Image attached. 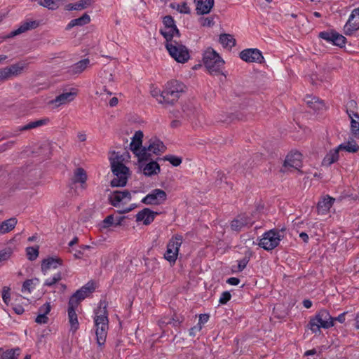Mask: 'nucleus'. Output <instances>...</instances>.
<instances>
[{
	"label": "nucleus",
	"mask_w": 359,
	"mask_h": 359,
	"mask_svg": "<svg viewBox=\"0 0 359 359\" xmlns=\"http://www.w3.org/2000/svg\"><path fill=\"white\" fill-rule=\"evenodd\" d=\"M180 95L176 92L171 90V88L165 86V89L161 92L157 101L161 104L165 105H173L180 98Z\"/></svg>",
	"instance_id": "14"
},
{
	"label": "nucleus",
	"mask_w": 359,
	"mask_h": 359,
	"mask_svg": "<svg viewBox=\"0 0 359 359\" xmlns=\"http://www.w3.org/2000/svg\"><path fill=\"white\" fill-rule=\"evenodd\" d=\"M202 329V325H196L189 330V335L195 337L196 332H200Z\"/></svg>",
	"instance_id": "60"
},
{
	"label": "nucleus",
	"mask_w": 359,
	"mask_h": 359,
	"mask_svg": "<svg viewBox=\"0 0 359 359\" xmlns=\"http://www.w3.org/2000/svg\"><path fill=\"white\" fill-rule=\"evenodd\" d=\"M91 3V0H80L75 4H69L66 6L67 11H81L87 8Z\"/></svg>",
	"instance_id": "37"
},
{
	"label": "nucleus",
	"mask_w": 359,
	"mask_h": 359,
	"mask_svg": "<svg viewBox=\"0 0 359 359\" xmlns=\"http://www.w3.org/2000/svg\"><path fill=\"white\" fill-rule=\"evenodd\" d=\"M38 4L51 10H55L59 6L58 4H57V0H39Z\"/></svg>",
	"instance_id": "46"
},
{
	"label": "nucleus",
	"mask_w": 359,
	"mask_h": 359,
	"mask_svg": "<svg viewBox=\"0 0 359 359\" xmlns=\"http://www.w3.org/2000/svg\"><path fill=\"white\" fill-rule=\"evenodd\" d=\"M114 223V217L113 215L107 216L102 222V227L107 228L112 225Z\"/></svg>",
	"instance_id": "55"
},
{
	"label": "nucleus",
	"mask_w": 359,
	"mask_h": 359,
	"mask_svg": "<svg viewBox=\"0 0 359 359\" xmlns=\"http://www.w3.org/2000/svg\"><path fill=\"white\" fill-rule=\"evenodd\" d=\"M62 259L59 257H49L41 262V271L46 275L49 270L57 269L59 266L62 265Z\"/></svg>",
	"instance_id": "16"
},
{
	"label": "nucleus",
	"mask_w": 359,
	"mask_h": 359,
	"mask_svg": "<svg viewBox=\"0 0 359 359\" xmlns=\"http://www.w3.org/2000/svg\"><path fill=\"white\" fill-rule=\"evenodd\" d=\"M39 25V22L36 20H27L21 22L19 27L12 31L9 37H13L20 34H22L28 30L36 29Z\"/></svg>",
	"instance_id": "20"
},
{
	"label": "nucleus",
	"mask_w": 359,
	"mask_h": 359,
	"mask_svg": "<svg viewBox=\"0 0 359 359\" xmlns=\"http://www.w3.org/2000/svg\"><path fill=\"white\" fill-rule=\"evenodd\" d=\"M125 199L127 201H130L131 200L130 192L128 190L115 191L109 196L111 204L114 207L118 206L120 203L123 201Z\"/></svg>",
	"instance_id": "18"
},
{
	"label": "nucleus",
	"mask_w": 359,
	"mask_h": 359,
	"mask_svg": "<svg viewBox=\"0 0 359 359\" xmlns=\"http://www.w3.org/2000/svg\"><path fill=\"white\" fill-rule=\"evenodd\" d=\"M339 151L338 147L331 149L323 159L322 165L329 167L336 163L339 158Z\"/></svg>",
	"instance_id": "24"
},
{
	"label": "nucleus",
	"mask_w": 359,
	"mask_h": 359,
	"mask_svg": "<svg viewBox=\"0 0 359 359\" xmlns=\"http://www.w3.org/2000/svg\"><path fill=\"white\" fill-rule=\"evenodd\" d=\"M240 57L246 62L262 63L264 58L262 52L257 48H248L240 53Z\"/></svg>",
	"instance_id": "12"
},
{
	"label": "nucleus",
	"mask_w": 359,
	"mask_h": 359,
	"mask_svg": "<svg viewBox=\"0 0 359 359\" xmlns=\"http://www.w3.org/2000/svg\"><path fill=\"white\" fill-rule=\"evenodd\" d=\"M334 198L327 196V197L324 198L323 200L320 201L317 205V209L318 214L325 215L329 212L330 208L332 207Z\"/></svg>",
	"instance_id": "27"
},
{
	"label": "nucleus",
	"mask_w": 359,
	"mask_h": 359,
	"mask_svg": "<svg viewBox=\"0 0 359 359\" xmlns=\"http://www.w3.org/2000/svg\"><path fill=\"white\" fill-rule=\"evenodd\" d=\"M76 95L77 90L73 88L70 92H65L56 96L55 99L49 102V104L54 105L55 107H58L73 101Z\"/></svg>",
	"instance_id": "15"
},
{
	"label": "nucleus",
	"mask_w": 359,
	"mask_h": 359,
	"mask_svg": "<svg viewBox=\"0 0 359 359\" xmlns=\"http://www.w3.org/2000/svg\"><path fill=\"white\" fill-rule=\"evenodd\" d=\"M163 27H168V28H177L175 25V21L174 20L173 18L170 15H166L163 19Z\"/></svg>",
	"instance_id": "50"
},
{
	"label": "nucleus",
	"mask_w": 359,
	"mask_h": 359,
	"mask_svg": "<svg viewBox=\"0 0 359 359\" xmlns=\"http://www.w3.org/2000/svg\"><path fill=\"white\" fill-rule=\"evenodd\" d=\"M94 290L93 284L88 283L86 285L76 290L73 294L74 297H77L79 300L83 301L88 295Z\"/></svg>",
	"instance_id": "30"
},
{
	"label": "nucleus",
	"mask_w": 359,
	"mask_h": 359,
	"mask_svg": "<svg viewBox=\"0 0 359 359\" xmlns=\"http://www.w3.org/2000/svg\"><path fill=\"white\" fill-rule=\"evenodd\" d=\"M50 304L49 302H46L43 304L39 309V315L36 316L35 319V322L38 324H46L48 322V317L47 314H48L50 311Z\"/></svg>",
	"instance_id": "23"
},
{
	"label": "nucleus",
	"mask_w": 359,
	"mask_h": 359,
	"mask_svg": "<svg viewBox=\"0 0 359 359\" xmlns=\"http://www.w3.org/2000/svg\"><path fill=\"white\" fill-rule=\"evenodd\" d=\"M90 18L87 13H84L80 18L72 20L67 25V29H70L75 26H83L90 22Z\"/></svg>",
	"instance_id": "31"
},
{
	"label": "nucleus",
	"mask_w": 359,
	"mask_h": 359,
	"mask_svg": "<svg viewBox=\"0 0 359 359\" xmlns=\"http://www.w3.org/2000/svg\"><path fill=\"white\" fill-rule=\"evenodd\" d=\"M161 323L166 325L172 324L173 326L175 327H177L180 324V322L179 320H176L173 318H170L168 321L163 320Z\"/></svg>",
	"instance_id": "64"
},
{
	"label": "nucleus",
	"mask_w": 359,
	"mask_h": 359,
	"mask_svg": "<svg viewBox=\"0 0 359 359\" xmlns=\"http://www.w3.org/2000/svg\"><path fill=\"white\" fill-rule=\"evenodd\" d=\"M231 293L229 291H224L221 294L219 302L221 304H226L231 299Z\"/></svg>",
	"instance_id": "53"
},
{
	"label": "nucleus",
	"mask_w": 359,
	"mask_h": 359,
	"mask_svg": "<svg viewBox=\"0 0 359 359\" xmlns=\"http://www.w3.org/2000/svg\"><path fill=\"white\" fill-rule=\"evenodd\" d=\"M156 215H158V212L149 208H144L136 215V221L143 222L144 225H149L154 220Z\"/></svg>",
	"instance_id": "22"
},
{
	"label": "nucleus",
	"mask_w": 359,
	"mask_h": 359,
	"mask_svg": "<svg viewBox=\"0 0 359 359\" xmlns=\"http://www.w3.org/2000/svg\"><path fill=\"white\" fill-rule=\"evenodd\" d=\"M143 136V133L141 130L136 131L132 140L137 142V144H142Z\"/></svg>",
	"instance_id": "56"
},
{
	"label": "nucleus",
	"mask_w": 359,
	"mask_h": 359,
	"mask_svg": "<svg viewBox=\"0 0 359 359\" xmlns=\"http://www.w3.org/2000/svg\"><path fill=\"white\" fill-rule=\"evenodd\" d=\"M165 86L171 88V90L176 92L177 94L181 95L184 92L185 86L183 83L180 82L177 80H172L168 81Z\"/></svg>",
	"instance_id": "39"
},
{
	"label": "nucleus",
	"mask_w": 359,
	"mask_h": 359,
	"mask_svg": "<svg viewBox=\"0 0 359 359\" xmlns=\"http://www.w3.org/2000/svg\"><path fill=\"white\" fill-rule=\"evenodd\" d=\"M171 7L180 13H190V8L186 2H183L182 4H171Z\"/></svg>",
	"instance_id": "48"
},
{
	"label": "nucleus",
	"mask_w": 359,
	"mask_h": 359,
	"mask_svg": "<svg viewBox=\"0 0 359 359\" xmlns=\"http://www.w3.org/2000/svg\"><path fill=\"white\" fill-rule=\"evenodd\" d=\"M81 300H79L77 297H74V295L72 294L69 300L68 309L76 311V309L77 308Z\"/></svg>",
	"instance_id": "52"
},
{
	"label": "nucleus",
	"mask_w": 359,
	"mask_h": 359,
	"mask_svg": "<svg viewBox=\"0 0 359 359\" xmlns=\"http://www.w3.org/2000/svg\"><path fill=\"white\" fill-rule=\"evenodd\" d=\"M73 183L84 184L87 180V175L85 170L82 168H76L74 172V175L72 179Z\"/></svg>",
	"instance_id": "34"
},
{
	"label": "nucleus",
	"mask_w": 359,
	"mask_h": 359,
	"mask_svg": "<svg viewBox=\"0 0 359 359\" xmlns=\"http://www.w3.org/2000/svg\"><path fill=\"white\" fill-rule=\"evenodd\" d=\"M38 278L34 279H27L26 280L22 287V292H25L27 291L28 292H31L32 290L33 289L34 286L39 282Z\"/></svg>",
	"instance_id": "44"
},
{
	"label": "nucleus",
	"mask_w": 359,
	"mask_h": 359,
	"mask_svg": "<svg viewBox=\"0 0 359 359\" xmlns=\"http://www.w3.org/2000/svg\"><path fill=\"white\" fill-rule=\"evenodd\" d=\"M167 199L166 193L160 189H155L142 199L146 205H161Z\"/></svg>",
	"instance_id": "10"
},
{
	"label": "nucleus",
	"mask_w": 359,
	"mask_h": 359,
	"mask_svg": "<svg viewBox=\"0 0 359 359\" xmlns=\"http://www.w3.org/2000/svg\"><path fill=\"white\" fill-rule=\"evenodd\" d=\"M142 144H137V142L132 140L130 144V149L135 155L137 154L138 151L141 149Z\"/></svg>",
	"instance_id": "54"
},
{
	"label": "nucleus",
	"mask_w": 359,
	"mask_h": 359,
	"mask_svg": "<svg viewBox=\"0 0 359 359\" xmlns=\"http://www.w3.org/2000/svg\"><path fill=\"white\" fill-rule=\"evenodd\" d=\"M147 147V149L154 154H159L165 150V147L163 142L156 138L149 140V144Z\"/></svg>",
	"instance_id": "26"
},
{
	"label": "nucleus",
	"mask_w": 359,
	"mask_h": 359,
	"mask_svg": "<svg viewBox=\"0 0 359 359\" xmlns=\"http://www.w3.org/2000/svg\"><path fill=\"white\" fill-rule=\"evenodd\" d=\"M6 80H8V78L5 68L0 69V82H4Z\"/></svg>",
	"instance_id": "62"
},
{
	"label": "nucleus",
	"mask_w": 359,
	"mask_h": 359,
	"mask_svg": "<svg viewBox=\"0 0 359 359\" xmlns=\"http://www.w3.org/2000/svg\"><path fill=\"white\" fill-rule=\"evenodd\" d=\"M62 279V273L60 272L56 273L51 278H47L43 285L48 287H53Z\"/></svg>",
	"instance_id": "45"
},
{
	"label": "nucleus",
	"mask_w": 359,
	"mask_h": 359,
	"mask_svg": "<svg viewBox=\"0 0 359 359\" xmlns=\"http://www.w3.org/2000/svg\"><path fill=\"white\" fill-rule=\"evenodd\" d=\"M209 315L206 313L201 314L199 316L198 323L197 325H202V324H205L209 320Z\"/></svg>",
	"instance_id": "61"
},
{
	"label": "nucleus",
	"mask_w": 359,
	"mask_h": 359,
	"mask_svg": "<svg viewBox=\"0 0 359 359\" xmlns=\"http://www.w3.org/2000/svg\"><path fill=\"white\" fill-rule=\"evenodd\" d=\"M26 67V65L23 62H18L11 66L4 67L8 74V79L19 76Z\"/></svg>",
	"instance_id": "25"
},
{
	"label": "nucleus",
	"mask_w": 359,
	"mask_h": 359,
	"mask_svg": "<svg viewBox=\"0 0 359 359\" xmlns=\"http://www.w3.org/2000/svg\"><path fill=\"white\" fill-rule=\"evenodd\" d=\"M182 241V236L177 234L172 236L167 244V249L164 254V258L170 264L175 263Z\"/></svg>",
	"instance_id": "7"
},
{
	"label": "nucleus",
	"mask_w": 359,
	"mask_h": 359,
	"mask_svg": "<svg viewBox=\"0 0 359 359\" xmlns=\"http://www.w3.org/2000/svg\"><path fill=\"white\" fill-rule=\"evenodd\" d=\"M150 152L151 151L147 149V147L146 145L142 147L135 156H137L138 161L141 163L142 161H147L151 158V155Z\"/></svg>",
	"instance_id": "43"
},
{
	"label": "nucleus",
	"mask_w": 359,
	"mask_h": 359,
	"mask_svg": "<svg viewBox=\"0 0 359 359\" xmlns=\"http://www.w3.org/2000/svg\"><path fill=\"white\" fill-rule=\"evenodd\" d=\"M196 4V11L198 15H203L210 13L214 6V0H194Z\"/></svg>",
	"instance_id": "19"
},
{
	"label": "nucleus",
	"mask_w": 359,
	"mask_h": 359,
	"mask_svg": "<svg viewBox=\"0 0 359 359\" xmlns=\"http://www.w3.org/2000/svg\"><path fill=\"white\" fill-rule=\"evenodd\" d=\"M219 42L225 48H231L236 45V40L232 35L229 34H222L219 36Z\"/></svg>",
	"instance_id": "38"
},
{
	"label": "nucleus",
	"mask_w": 359,
	"mask_h": 359,
	"mask_svg": "<svg viewBox=\"0 0 359 359\" xmlns=\"http://www.w3.org/2000/svg\"><path fill=\"white\" fill-rule=\"evenodd\" d=\"M89 66L90 60L85 58L69 67L67 73L72 76L78 75L83 72Z\"/></svg>",
	"instance_id": "21"
},
{
	"label": "nucleus",
	"mask_w": 359,
	"mask_h": 359,
	"mask_svg": "<svg viewBox=\"0 0 359 359\" xmlns=\"http://www.w3.org/2000/svg\"><path fill=\"white\" fill-rule=\"evenodd\" d=\"M107 307V302L105 301H100L98 308L95 311V316L94 322L96 328L95 334L97 343L99 346L104 344L109 329Z\"/></svg>",
	"instance_id": "1"
},
{
	"label": "nucleus",
	"mask_w": 359,
	"mask_h": 359,
	"mask_svg": "<svg viewBox=\"0 0 359 359\" xmlns=\"http://www.w3.org/2000/svg\"><path fill=\"white\" fill-rule=\"evenodd\" d=\"M19 355V348L7 350H4L3 348H0V359H18Z\"/></svg>",
	"instance_id": "32"
},
{
	"label": "nucleus",
	"mask_w": 359,
	"mask_h": 359,
	"mask_svg": "<svg viewBox=\"0 0 359 359\" xmlns=\"http://www.w3.org/2000/svg\"><path fill=\"white\" fill-rule=\"evenodd\" d=\"M68 318L71 325V330L75 332L79 328V321L76 311L68 309Z\"/></svg>",
	"instance_id": "41"
},
{
	"label": "nucleus",
	"mask_w": 359,
	"mask_h": 359,
	"mask_svg": "<svg viewBox=\"0 0 359 359\" xmlns=\"http://www.w3.org/2000/svg\"><path fill=\"white\" fill-rule=\"evenodd\" d=\"M248 263V259L247 258H243L238 261V271H242L247 266Z\"/></svg>",
	"instance_id": "58"
},
{
	"label": "nucleus",
	"mask_w": 359,
	"mask_h": 359,
	"mask_svg": "<svg viewBox=\"0 0 359 359\" xmlns=\"http://www.w3.org/2000/svg\"><path fill=\"white\" fill-rule=\"evenodd\" d=\"M353 9L348 18L347 22L344 26V33L346 35H351L352 33L359 29V13H354Z\"/></svg>",
	"instance_id": "17"
},
{
	"label": "nucleus",
	"mask_w": 359,
	"mask_h": 359,
	"mask_svg": "<svg viewBox=\"0 0 359 359\" xmlns=\"http://www.w3.org/2000/svg\"><path fill=\"white\" fill-rule=\"evenodd\" d=\"M226 283L231 285H237L240 283V280L238 278L231 277L226 280Z\"/></svg>",
	"instance_id": "63"
},
{
	"label": "nucleus",
	"mask_w": 359,
	"mask_h": 359,
	"mask_svg": "<svg viewBox=\"0 0 359 359\" xmlns=\"http://www.w3.org/2000/svg\"><path fill=\"white\" fill-rule=\"evenodd\" d=\"M160 33L163 36L165 39L166 43L170 41H175L173 39L174 37L179 38L180 36V31L177 28H168V27H162L160 29Z\"/></svg>",
	"instance_id": "28"
},
{
	"label": "nucleus",
	"mask_w": 359,
	"mask_h": 359,
	"mask_svg": "<svg viewBox=\"0 0 359 359\" xmlns=\"http://www.w3.org/2000/svg\"><path fill=\"white\" fill-rule=\"evenodd\" d=\"M305 101L311 109L316 111L323 109L325 107L323 101L317 97L307 95Z\"/></svg>",
	"instance_id": "29"
},
{
	"label": "nucleus",
	"mask_w": 359,
	"mask_h": 359,
	"mask_svg": "<svg viewBox=\"0 0 359 359\" xmlns=\"http://www.w3.org/2000/svg\"><path fill=\"white\" fill-rule=\"evenodd\" d=\"M302 166V155L299 151H291L289 153L284 161L280 171L283 172H292L293 170H299Z\"/></svg>",
	"instance_id": "8"
},
{
	"label": "nucleus",
	"mask_w": 359,
	"mask_h": 359,
	"mask_svg": "<svg viewBox=\"0 0 359 359\" xmlns=\"http://www.w3.org/2000/svg\"><path fill=\"white\" fill-rule=\"evenodd\" d=\"M319 37L339 47L344 46L346 42V37L335 31L321 32L319 33Z\"/></svg>",
	"instance_id": "11"
},
{
	"label": "nucleus",
	"mask_w": 359,
	"mask_h": 359,
	"mask_svg": "<svg viewBox=\"0 0 359 359\" xmlns=\"http://www.w3.org/2000/svg\"><path fill=\"white\" fill-rule=\"evenodd\" d=\"M160 172V166L156 161H151L147 163L143 168L144 175L151 176Z\"/></svg>",
	"instance_id": "36"
},
{
	"label": "nucleus",
	"mask_w": 359,
	"mask_h": 359,
	"mask_svg": "<svg viewBox=\"0 0 359 359\" xmlns=\"http://www.w3.org/2000/svg\"><path fill=\"white\" fill-rule=\"evenodd\" d=\"M2 299L6 304L10 300L9 288L4 287L2 292Z\"/></svg>",
	"instance_id": "57"
},
{
	"label": "nucleus",
	"mask_w": 359,
	"mask_h": 359,
	"mask_svg": "<svg viewBox=\"0 0 359 359\" xmlns=\"http://www.w3.org/2000/svg\"><path fill=\"white\" fill-rule=\"evenodd\" d=\"M27 256L29 260L34 261L39 256V247H28L26 249Z\"/></svg>",
	"instance_id": "47"
},
{
	"label": "nucleus",
	"mask_w": 359,
	"mask_h": 359,
	"mask_svg": "<svg viewBox=\"0 0 359 359\" xmlns=\"http://www.w3.org/2000/svg\"><path fill=\"white\" fill-rule=\"evenodd\" d=\"M48 122H49L48 118L31 121V122L28 123L27 124L25 125L24 126H22L21 128V130H28L34 129V128L46 125Z\"/></svg>",
	"instance_id": "40"
},
{
	"label": "nucleus",
	"mask_w": 359,
	"mask_h": 359,
	"mask_svg": "<svg viewBox=\"0 0 359 359\" xmlns=\"http://www.w3.org/2000/svg\"><path fill=\"white\" fill-rule=\"evenodd\" d=\"M111 170L114 175V178L111 180L110 185L112 187H123L127 184L128 180L130 176L129 168L123 163L116 162L112 163Z\"/></svg>",
	"instance_id": "4"
},
{
	"label": "nucleus",
	"mask_w": 359,
	"mask_h": 359,
	"mask_svg": "<svg viewBox=\"0 0 359 359\" xmlns=\"http://www.w3.org/2000/svg\"><path fill=\"white\" fill-rule=\"evenodd\" d=\"M254 224L252 219L245 214L239 215L231 222V229L234 231H240L244 227H250Z\"/></svg>",
	"instance_id": "13"
},
{
	"label": "nucleus",
	"mask_w": 359,
	"mask_h": 359,
	"mask_svg": "<svg viewBox=\"0 0 359 359\" xmlns=\"http://www.w3.org/2000/svg\"><path fill=\"white\" fill-rule=\"evenodd\" d=\"M348 312H344L339 315L336 318H333L330 314L329 311L326 309L320 310L316 316L311 318L308 327L313 333L320 332L321 327L327 329L334 326V321L337 320L340 323H343L345 321V316Z\"/></svg>",
	"instance_id": "2"
},
{
	"label": "nucleus",
	"mask_w": 359,
	"mask_h": 359,
	"mask_svg": "<svg viewBox=\"0 0 359 359\" xmlns=\"http://www.w3.org/2000/svg\"><path fill=\"white\" fill-rule=\"evenodd\" d=\"M17 224V219L15 217L10 218L0 224V233H6L13 229Z\"/></svg>",
	"instance_id": "35"
},
{
	"label": "nucleus",
	"mask_w": 359,
	"mask_h": 359,
	"mask_svg": "<svg viewBox=\"0 0 359 359\" xmlns=\"http://www.w3.org/2000/svg\"><path fill=\"white\" fill-rule=\"evenodd\" d=\"M164 160L169 161L173 166H178L182 163V159L181 157L174 155H166L164 156Z\"/></svg>",
	"instance_id": "49"
},
{
	"label": "nucleus",
	"mask_w": 359,
	"mask_h": 359,
	"mask_svg": "<svg viewBox=\"0 0 359 359\" xmlns=\"http://www.w3.org/2000/svg\"><path fill=\"white\" fill-rule=\"evenodd\" d=\"M130 157L129 153L126 152L123 155H119L118 153L114 152L112 156L109 158L110 165L112 166V163H123V161L127 160Z\"/></svg>",
	"instance_id": "42"
},
{
	"label": "nucleus",
	"mask_w": 359,
	"mask_h": 359,
	"mask_svg": "<svg viewBox=\"0 0 359 359\" xmlns=\"http://www.w3.org/2000/svg\"><path fill=\"white\" fill-rule=\"evenodd\" d=\"M283 229H271L265 232L258 245L265 250L269 251L276 248L283 238Z\"/></svg>",
	"instance_id": "5"
},
{
	"label": "nucleus",
	"mask_w": 359,
	"mask_h": 359,
	"mask_svg": "<svg viewBox=\"0 0 359 359\" xmlns=\"http://www.w3.org/2000/svg\"><path fill=\"white\" fill-rule=\"evenodd\" d=\"M203 61L205 67L211 74H219L224 61L212 48H208L203 53Z\"/></svg>",
	"instance_id": "3"
},
{
	"label": "nucleus",
	"mask_w": 359,
	"mask_h": 359,
	"mask_svg": "<svg viewBox=\"0 0 359 359\" xmlns=\"http://www.w3.org/2000/svg\"><path fill=\"white\" fill-rule=\"evenodd\" d=\"M198 22L203 27H212L215 24L214 18L212 17H201Z\"/></svg>",
	"instance_id": "51"
},
{
	"label": "nucleus",
	"mask_w": 359,
	"mask_h": 359,
	"mask_svg": "<svg viewBox=\"0 0 359 359\" xmlns=\"http://www.w3.org/2000/svg\"><path fill=\"white\" fill-rule=\"evenodd\" d=\"M11 250H1L0 251V262L3 260L8 259L11 256Z\"/></svg>",
	"instance_id": "59"
},
{
	"label": "nucleus",
	"mask_w": 359,
	"mask_h": 359,
	"mask_svg": "<svg viewBox=\"0 0 359 359\" xmlns=\"http://www.w3.org/2000/svg\"><path fill=\"white\" fill-rule=\"evenodd\" d=\"M165 48L170 55L177 62L185 63L190 58L188 48L177 41L165 43Z\"/></svg>",
	"instance_id": "6"
},
{
	"label": "nucleus",
	"mask_w": 359,
	"mask_h": 359,
	"mask_svg": "<svg viewBox=\"0 0 359 359\" xmlns=\"http://www.w3.org/2000/svg\"><path fill=\"white\" fill-rule=\"evenodd\" d=\"M356 102L354 100H350L347 103L346 113L351 120V132L353 136L359 139V114L349 108L355 107Z\"/></svg>",
	"instance_id": "9"
},
{
	"label": "nucleus",
	"mask_w": 359,
	"mask_h": 359,
	"mask_svg": "<svg viewBox=\"0 0 359 359\" xmlns=\"http://www.w3.org/2000/svg\"><path fill=\"white\" fill-rule=\"evenodd\" d=\"M337 147L339 151H346L349 153H356L359 151V146L353 139L339 144Z\"/></svg>",
	"instance_id": "33"
}]
</instances>
